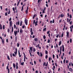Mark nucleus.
Instances as JSON below:
<instances>
[{
  "mask_svg": "<svg viewBox=\"0 0 73 73\" xmlns=\"http://www.w3.org/2000/svg\"><path fill=\"white\" fill-rule=\"evenodd\" d=\"M14 34L15 35V36H16V35L17 34V31L16 30L15 31H14Z\"/></svg>",
  "mask_w": 73,
  "mask_h": 73,
  "instance_id": "obj_1",
  "label": "nucleus"
},
{
  "mask_svg": "<svg viewBox=\"0 0 73 73\" xmlns=\"http://www.w3.org/2000/svg\"><path fill=\"white\" fill-rule=\"evenodd\" d=\"M25 22L26 24V25H27L28 24V20H27V19H25Z\"/></svg>",
  "mask_w": 73,
  "mask_h": 73,
  "instance_id": "obj_2",
  "label": "nucleus"
},
{
  "mask_svg": "<svg viewBox=\"0 0 73 73\" xmlns=\"http://www.w3.org/2000/svg\"><path fill=\"white\" fill-rule=\"evenodd\" d=\"M30 32L31 33V35H33V31H32V28H31Z\"/></svg>",
  "mask_w": 73,
  "mask_h": 73,
  "instance_id": "obj_3",
  "label": "nucleus"
},
{
  "mask_svg": "<svg viewBox=\"0 0 73 73\" xmlns=\"http://www.w3.org/2000/svg\"><path fill=\"white\" fill-rule=\"evenodd\" d=\"M16 51L14 52V53L15 54V55H16L17 53V48H15Z\"/></svg>",
  "mask_w": 73,
  "mask_h": 73,
  "instance_id": "obj_4",
  "label": "nucleus"
},
{
  "mask_svg": "<svg viewBox=\"0 0 73 73\" xmlns=\"http://www.w3.org/2000/svg\"><path fill=\"white\" fill-rule=\"evenodd\" d=\"M23 54H24V61L25 62V57H26V56L24 53H23Z\"/></svg>",
  "mask_w": 73,
  "mask_h": 73,
  "instance_id": "obj_5",
  "label": "nucleus"
},
{
  "mask_svg": "<svg viewBox=\"0 0 73 73\" xmlns=\"http://www.w3.org/2000/svg\"><path fill=\"white\" fill-rule=\"evenodd\" d=\"M62 49V46H61L60 47V54H61V50Z\"/></svg>",
  "mask_w": 73,
  "mask_h": 73,
  "instance_id": "obj_6",
  "label": "nucleus"
},
{
  "mask_svg": "<svg viewBox=\"0 0 73 73\" xmlns=\"http://www.w3.org/2000/svg\"><path fill=\"white\" fill-rule=\"evenodd\" d=\"M18 53H19V57H21V55H20V51L19 50H18Z\"/></svg>",
  "mask_w": 73,
  "mask_h": 73,
  "instance_id": "obj_7",
  "label": "nucleus"
},
{
  "mask_svg": "<svg viewBox=\"0 0 73 73\" xmlns=\"http://www.w3.org/2000/svg\"><path fill=\"white\" fill-rule=\"evenodd\" d=\"M16 67L17 69H18V63H16Z\"/></svg>",
  "mask_w": 73,
  "mask_h": 73,
  "instance_id": "obj_8",
  "label": "nucleus"
},
{
  "mask_svg": "<svg viewBox=\"0 0 73 73\" xmlns=\"http://www.w3.org/2000/svg\"><path fill=\"white\" fill-rule=\"evenodd\" d=\"M7 69H8V73H9V69H8V66L7 67Z\"/></svg>",
  "mask_w": 73,
  "mask_h": 73,
  "instance_id": "obj_9",
  "label": "nucleus"
},
{
  "mask_svg": "<svg viewBox=\"0 0 73 73\" xmlns=\"http://www.w3.org/2000/svg\"><path fill=\"white\" fill-rule=\"evenodd\" d=\"M66 33H67L66 36L67 37H69V32H67Z\"/></svg>",
  "mask_w": 73,
  "mask_h": 73,
  "instance_id": "obj_10",
  "label": "nucleus"
},
{
  "mask_svg": "<svg viewBox=\"0 0 73 73\" xmlns=\"http://www.w3.org/2000/svg\"><path fill=\"white\" fill-rule=\"evenodd\" d=\"M23 30H22V29H20V33H23Z\"/></svg>",
  "mask_w": 73,
  "mask_h": 73,
  "instance_id": "obj_11",
  "label": "nucleus"
},
{
  "mask_svg": "<svg viewBox=\"0 0 73 73\" xmlns=\"http://www.w3.org/2000/svg\"><path fill=\"white\" fill-rule=\"evenodd\" d=\"M62 48H63L62 51H63V52H64V45H62Z\"/></svg>",
  "mask_w": 73,
  "mask_h": 73,
  "instance_id": "obj_12",
  "label": "nucleus"
},
{
  "mask_svg": "<svg viewBox=\"0 0 73 73\" xmlns=\"http://www.w3.org/2000/svg\"><path fill=\"white\" fill-rule=\"evenodd\" d=\"M12 21H11L10 22V27H12Z\"/></svg>",
  "mask_w": 73,
  "mask_h": 73,
  "instance_id": "obj_13",
  "label": "nucleus"
},
{
  "mask_svg": "<svg viewBox=\"0 0 73 73\" xmlns=\"http://www.w3.org/2000/svg\"><path fill=\"white\" fill-rule=\"evenodd\" d=\"M69 70L70 72H72L73 70L72 69V68H70L69 69Z\"/></svg>",
  "mask_w": 73,
  "mask_h": 73,
  "instance_id": "obj_14",
  "label": "nucleus"
},
{
  "mask_svg": "<svg viewBox=\"0 0 73 73\" xmlns=\"http://www.w3.org/2000/svg\"><path fill=\"white\" fill-rule=\"evenodd\" d=\"M61 41H60L59 42V44H58L59 46L61 45Z\"/></svg>",
  "mask_w": 73,
  "mask_h": 73,
  "instance_id": "obj_15",
  "label": "nucleus"
},
{
  "mask_svg": "<svg viewBox=\"0 0 73 73\" xmlns=\"http://www.w3.org/2000/svg\"><path fill=\"white\" fill-rule=\"evenodd\" d=\"M13 66L14 68H16V65H15V64H13Z\"/></svg>",
  "mask_w": 73,
  "mask_h": 73,
  "instance_id": "obj_16",
  "label": "nucleus"
},
{
  "mask_svg": "<svg viewBox=\"0 0 73 73\" xmlns=\"http://www.w3.org/2000/svg\"><path fill=\"white\" fill-rule=\"evenodd\" d=\"M30 49L31 52H32V47H30Z\"/></svg>",
  "mask_w": 73,
  "mask_h": 73,
  "instance_id": "obj_17",
  "label": "nucleus"
},
{
  "mask_svg": "<svg viewBox=\"0 0 73 73\" xmlns=\"http://www.w3.org/2000/svg\"><path fill=\"white\" fill-rule=\"evenodd\" d=\"M35 41H38V39H37V38H35Z\"/></svg>",
  "mask_w": 73,
  "mask_h": 73,
  "instance_id": "obj_18",
  "label": "nucleus"
},
{
  "mask_svg": "<svg viewBox=\"0 0 73 73\" xmlns=\"http://www.w3.org/2000/svg\"><path fill=\"white\" fill-rule=\"evenodd\" d=\"M64 15L63 14H62L60 15V17H64Z\"/></svg>",
  "mask_w": 73,
  "mask_h": 73,
  "instance_id": "obj_19",
  "label": "nucleus"
},
{
  "mask_svg": "<svg viewBox=\"0 0 73 73\" xmlns=\"http://www.w3.org/2000/svg\"><path fill=\"white\" fill-rule=\"evenodd\" d=\"M22 23H23V22H22V21H21L20 23V26H21V25H22Z\"/></svg>",
  "mask_w": 73,
  "mask_h": 73,
  "instance_id": "obj_20",
  "label": "nucleus"
},
{
  "mask_svg": "<svg viewBox=\"0 0 73 73\" xmlns=\"http://www.w3.org/2000/svg\"><path fill=\"white\" fill-rule=\"evenodd\" d=\"M46 28H45L43 29V31H46Z\"/></svg>",
  "mask_w": 73,
  "mask_h": 73,
  "instance_id": "obj_21",
  "label": "nucleus"
},
{
  "mask_svg": "<svg viewBox=\"0 0 73 73\" xmlns=\"http://www.w3.org/2000/svg\"><path fill=\"white\" fill-rule=\"evenodd\" d=\"M0 29H2V26H1V25H0Z\"/></svg>",
  "mask_w": 73,
  "mask_h": 73,
  "instance_id": "obj_22",
  "label": "nucleus"
},
{
  "mask_svg": "<svg viewBox=\"0 0 73 73\" xmlns=\"http://www.w3.org/2000/svg\"><path fill=\"white\" fill-rule=\"evenodd\" d=\"M72 38L70 39V43H72Z\"/></svg>",
  "mask_w": 73,
  "mask_h": 73,
  "instance_id": "obj_23",
  "label": "nucleus"
},
{
  "mask_svg": "<svg viewBox=\"0 0 73 73\" xmlns=\"http://www.w3.org/2000/svg\"><path fill=\"white\" fill-rule=\"evenodd\" d=\"M43 38L44 39H45L46 38V36H45V35H44L43 36Z\"/></svg>",
  "mask_w": 73,
  "mask_h": 73,
  "instance_id": "obj_24",
  "label": "nucleus"
},
{
  "mask_svg": "<svg viewBox=\"0 0 73 73\" xmlns=\"http://www.w3.org/2000/svg\"><path fill=\"white\" fill-rule=\"evenodd\" d=\"M26 13L27 14L28 13V10H27L25 11Z\"/></svg>",
  "mask_w": 73,
  "mask_h": 73,
  "instance_id": "obj_25",
  "label": "nucleus"
},
{
  "mask_svg": "<svg viewBox=\"0 0 73 73\" xmlns=\"http://www.w3.org/2000/svg\"><path fill=\"white\" fill-rule=\"evenodd\" d=\"M20 1H19L18 3H17V7H18V6H19V3H20Z\"/></svg>",
  "mask_w": 73,
  "mask_h": 73,
  "instance_id": "obj_26",
  "label": "nucleus"
},
{
  "mask_svg": "<svg viewBox=\"0 0 73 73\" xmlns=\"http://www.w3.org/2000/svg\"><path fill=\"white\" fill-rule=\"evenodd\" d=\"M7 58L9 60H10V58H9V56H7Z\"/></svg>",
  "mask_w": 73,
  "mask_h": 73,
  "instance_id": "obj_27",
  "label": "nucleus"
},
{
  "mask_svg": "<svg viewBox=\"0 0 73 73\" xmlns=\"http://www.w3.org/2000/svg\"><path fill=\"white\" fill-rule=\"evenodd\" d=\"M24 62H22L21 64V65H24Z\"/></svg>",
  "mask_w": 73,
  "mask_h": 73,
  "instance_id": "obj_28",
  "label": "nucleus"
},
{
  "mask_svg": "<svg viewBox=\"0 0 73 73\" xmlns=\"http://www.w3.org/2000/svg\"><path fill=\"white\" fill-rule=\"evenodd\" d=\"M19 45H20V44H19V43H17V47H19Z\"/></svg>",
  "mask_w": 73,
  "mask_h": 73,
  "instance_id": "obj_29",
  "label": "nucleus"
},
{
  "mask_svg": "<svg viewBox=\"0 0 73 73\" xmlns=\"http://www.w3.org/2000/svg\"><path fill=\"white\" fill-rule=\"evenodd\" d=\"M13 27H12V33L13 32Z\"/></svg>",
  "mask_w": 73,
  "mask_h": 73,
  "instance_id": "obj_30",
  "label": "nucleus"
},
{
  "mask_svg": "<svg viewBox=\"0 0 73 73\" xmlns=\"http://www.w3.org/2000/svg\"><path fill=\"white\" fill-rule=\"evenodd\" d=\"M45 54H48V52L46 50H45Z\"/></svg>",
  "mask_w": 73,
  "mask_h": 73,
  "instance_id": "obj_31",
  "label": "nucleus"
},
{
  "mask_svg": "<svg viewBox=\"0 0 73 73\" xmlns=\"http://www.w3.org/2000/svg\"><path fill=\"white\" fill-rule=\"evenodd\" d=\"M2 42L3 44H4V40L3 39H1Z\"/></svg>",
  "mask_w": 73,
  "mask_h": 73,
  "instance_id": "obj_32",
  "label": "nucleus"
},
{
  "mask_svg": "<svg viewBox=\"0 0 73 73\" xmlns=\"http://www.w3.org/2000/svg\"><path fill=\"white\" fill-rule=\"evenodd\" d=\"M37 54L38 55V56H40V52H37Z\"/></svg>",
  "mask_w": 73,
  "mask_h": 73,
  "instance_id": "obj_33",
  "label": "nucleus"
},
{
  "mask_svg": "<svg viewBox=\"0 0 73 73\" xmlns=\"http://www.w3.org/2000/svg\"><path fill=\"white\" fill-rule=\"evenodd\" d=\"M72 15L70 14V18L71 19L72 18Z\"/></svg>",
  "mask_w": 73,
  "mask_h": 73,
  "instance_id": "obj_34",
  "label": "nucleus"
},
{
  "mask_svg": "<svg viewBox=\"0 0 73 73\" xmlns=\"http://www.w3.org/2000/svg\"><path fill=\"white\" fill-rule=\"evenodd\" d=\"M62 21V19H61L60 20H59V23H61V22Z\"/></svg>",
  "mask_w": 73,
  "mask_h": 73,
  "instance_id": "obj_35",
  "label": "nucleus"
},
{
  "mask_svg": "<svg viewBox=\"0 0 73 73\" xmlns=\"http://www.w3.org/2000/svg\"><path fill=\"white\" fill-rule=\"evenodd\" d=\"M40 56L42 57V54L41 53V52H40Z\"/></svg>",
  "mask_w": 73,
  "mask_h": 73,
  "instance_id": "obj_36",
  "label": "nucleus"
},
{
  "mask_svg": "<svg viewBox=\"0 0 73 73\" xmlns=\"http://www.w3.org/2000/svg\"><path fill=\"white\" fill-rule=\"evenodd\" d=\"M3 29H5V25H3Z\"/></svg>",
  "mask_w": 73,
  "mask_h": 73,
  "instance_id": "obj_37",
  "label": "nucleus"
},
{
  "mask_svg": "<svg viewBox=\"0 0 73 73\" xmlns=\"http://www.w3.org/2000/svg\"><path fill=\"white\" fill-rule=\"evenodd\" d=\"M49 42H50V40L48 39V43H49Z\"/></svg>",
  "mask_w": 73,
  "mask_h": 73,
  "instance_id": "obj_38",
  "label": "nucleus"
},
{
  "mask_svg": "<svg viewBox=\"0 0 73 73\" xmlns=\"http://www.w3.org/2000/svg\"><path fill=\"white\" fill-rule=\"evenodd\" d=\"M16 25H14V28L15 29H16Z\"/></svg>",
  "mask_w": 73,
  "mask_h": 73,
  "instance_id": "obj_39",
  "label": "nucleus"
},
{
  "mask_svg": "<svg viewBox=\"0 0 73 73\" xmlns=\"http://www.w3.org/2000/svg\"><path fill=\"white\" fill-rule=\"evenodd\" d=\"M67 15H68V16L67 17H69V13H67Z\"/></svg>",
  "mask_w": 73,
  "mask_h": 73,
  "instance_id": "obj_40",
  "label": "nucleus"
},
{
  "mask_svg": "<svg viewBox=\"0 0 73 73\" xmlns=\"http://www.w3.org/2000/svg\"><path fill=\"white\" fill-rule=\"evenodd\" d=\"M49 32H50V31H48L47 32V34H49Z\"/></svg>",
  "mask_w": 73,
  "mask_h": 73,
  "instance_id": "obj_41",
  "label": "nucleus"
},
{
  "mask_svg": "<svg viewBox=\"0 0 73 73\" xmlns=\"http://www.w3.org/2000/svg\"><path fill=\"white\" fill-rule=\"evenodd\" d=\"M13 57H15V54L14 53H13Z\"/></svg>",
  "mask_w": 73,
  "mask_h": 73,
  "instance_id": "obj_42",
  "label": "nucleus"
},
{
  "mask_svg": "<svg viewBox=\"0 0 73 73\" xmlns=\"http://www.w3.org/2000/svg\"><path fill=\"white\" fill-rule=\"evenodd\" d=\"M33 51V52H35L36 51V49H35V48H34Z\"/></svg>",
  "mask_w": 73,
  "mask_h": 73,
  "instance_id": "obj_43",
  "label": "nucleus"
},
{
  "mask_svg": "<svg viewBox=\"0 0 73 73\" xmlns=\"http://www.w3.org/2000/svg\"><path fill=\"white\" fill-rule=\"evenodd\" d=\"M70 31L71 32H72V28H71V27H70Z\"/></svg>",
  "mask_w": 73,
  "mask_h": 73,
  "instance_id": "obj_44",
  "label": "nucleus"
},
{
  "mask_svg": "<svg viewBox=\"0 0 73 73\" xmlns=\"http://www.w3.org/2000/svg\"><path fill=\"white\" fill-rule=\"evenodd\" d=\"M65 25H64V28H63V30L64 31V30H65Z\"/></svg>",
  "mask_w": 73,
  "mask_h": 73,
  "instance_id": "obj_45",
  "label": "nucleus"
},
{
  "mask_svg": "<svg viewBox=\"0 0 73 73\" xmlns=\"http://www.w3.org/2000/svg\"><path fill=\"white\" fill-rule=\"evenodd\" d=\"M70 25H71L72 24V21H71L70 22Z\"/></svg>",
  "mask_w": 73,
  "mask_h": 73,
  "instance_id": "obj_46",
  "label": "nucleus"
},
{
  "mask_svg": "<svg viewBox=\"0 0 73 73\" xmlns=\"http://www.w3.org/2000/svg\"><path fill=\"white\" fill-rule=\"evenodd\" d=\"M15 42H16V40H17V36H15Z\"/></svg>",
  "mask_w": 73,
  "mask_h": 73,
  "instance_id": "obj_47",
  "label": "nucleus"
},
{
  "mask_svg": "<svg viewBox=\"0 0 73 73\" xmlns=\"http://www.w3.org/2000/svg\"><path fill=\"white\" fill-rule=\"evenodd\" d=\"M8 15V14H7V13H5V16H7Z\"/></svg>",
  "mask_w": 73,
  "mask_h": 73,
  "instance_id": "obj_48",
  "label": "nucleus"
},
{
  "mask_svg": "<svg viewBox=\"0 0 73 73\" xmlns=\"http://www.w3.org/2000/svg\"><path fill=\"white\" fill-rule=\"evenodd\" d=\"M63 36H64V35H63V33H62L61 35V37H62Z\"/></svg>",
  "mask_w": 73,
  "mask_h": 73,
  "instance_id": "obj_49",
  "label": "nucleus"
},
{
  "mask_svg": "<svg viewBox=\"0 0 73 73\" xmlns=\"http://www.w3.org/2000/svg\"><path fill=\"white\" fill-rule=\"evenodd\" d=\"M50 59H51V58L49 57L48 59L49 60V61H50Z\"/></svg>",
  "mask_w": 73,
  "mask_h": 73,
  "instance_id": "obj_50",
  "label": "nucleus"
},
{
  "mask_svg": "<svg viewBox=\"0 0 73 73\" xmlns=\"http://www.w3.org/2000/svg\"><path fill=\"white\" fill-rule=\"evenodd\" d=\"M12 20V19L11 18H10V19H9V21H11V20Z\"/></svg>",
  "mask_w": 73,
  "mask_h": 73,
  "instance_id": "obj_51",
  "label": "nucleus"
},
{
  "mask_svg": "<svg viewBox=\"0 0 73 73\" xmlns=\"http://www.w3.org/2000/svg\"><path fill=\"white\" fill-rule=\"evenodd\" d=\"M54 23V20L53 19L52 21V23Z\"/></svg>",
  "mask_w": 73,
  "mask_h": 73,
  "instance_id": "obj_52",
  "label": "nucleus"
},
{
  "mask_svg": "<svg viewBox=\"0 0 73 73\" xmlns=\"http://www.w3.org/2000/svg\"><path fill=\"white\" fill-rule=\"evenodd\" d=\"M35 23V26H36V25H37V23Z\"/></svg>",
  "mask_w": 73,
  "mask_h": 73,
  "instance_id": "obj_53",
  "label": "nucleus"
},
{
  "mask_svg": "<svg viewBox=\"0 0 73 73\" xmlns=\"http://www.w3.org/2000/svg\"><path fill=\"white\" fill-rule=\"evenodd\" d=\"M37 16V15L36 14H35L34 15V17H36V16Z\"/></svg>",
  "mask_w": 73,
  "mask_h": 73,
  "instance_id": "obj_54",
  "label": "nucleus"
},
{
  "mask_svg": "<svg viewBox=\"0 0 73 73\" xmlns=\"http://www.w3.org/2000/svg\"><path fill=\"white\" fill-rule=\"evenodd\" d=\"M25 27V26H24V25H23L22 26V28L23 29H24V28Z\"/></svg>",
  "mask_w": 73,
  "mask_h": 73,
  "instance_id": "obj_55",
  "label": "nucleus"
},
{
  "mask_svg": "<svg viewBox=\"0 0 73 73\" xmlns=\"http://www.w3.org/2000/svg\"><path fill=\"white\" fill-rule=\"evenodd\" d=\"M71 62H70L69 63V66H71Z\"/></svg>",
  "mask_w": 73,
  "mask_h": 73,
  "instance_id": "obj_56",
  "label": "nucleus"
},
{
  "mask_svg": "<svg viewBox=\"0 0 73 73\" xmlns=\"http://www.w3.org/2000/svg\"><path fill=\"white\" fill-rule=\"evenodd\" d=\"M6 41L7 42H8V38H7L6 39Z\"/></svg>",
  "mask_w": 73,
  "mask_h": 73,
  "instance_id": "obj_57",
  "label": "nucleus"
},
{
  "mask_svg": "<svg viewBox=\"0 0 73 73\" xmlns=\"http://www.w3.org/2000/svg\"><path fill=\"white\" fill-rule=\"evenodd\" d=\"M9 31H10L9 29H8L7 32H8L9 33Z\"/></svg>",
  "mask_w": 73,
  "mask_h": 73,
  "instance_id": "obj_58",
  "label": "nucleus"
},
{
  "mask_svg": "<svg viewBox=\"0 0 73 73\" xmlns=\"http://www.w3.org/2000/svg\"><path fill=\"white\" fill-rule=\"evenodd\" d=\"M59 36V35H57L56 36V37H57V38H58V37Z\"/></svg>",
  "mask_w": 73,
  "mask_h": 73,
  "instance_id": "obj_59",
  "label": "nucleus"
},
{
  "mask_svg": "<svg viewBox=\"0 0 73 73\" xmlns=\"http://www.w3.org/2000/svg\"><path fill=\"white\" fill-rule=\"evenodd\" d=\"M48 58V55H46V58Z\"/></svg>",
  "mask_w": 73,
  "mask_h": 73,
  "instance_id": "obj_60",
  "label": "nucleus"
},
{
  "mask_svg": "<svg viewBox=\"0 0 73 73\" xmlns=\"http://www.w3.org/2000/svg\"><path fill=\"white\" fill-rule=\"evenodd\" d=\"M35 20H34L33 21V24L34 25L35 24Z\"/></svg>",
  "mask_w": 73,
  "mask_h": 73,
  "instance_id": "obj_61",
  "label": "nucleus"
},
{
  "mask_svg": "<svg viewBox=\"0 0 73 73\" xmlns=\"http://www.w3.org/2000/svg\"><path fill=\"white\" fill-rule=\"evenodd\" d=\"M13 11H15V8L13 7Z\"/></svg>",
  "mask_w": 73,
  "mask_h": 73,
  "instance_id": "obj_62",
  "label": "nucleus"
},
{
  "mask_svg": "<svg viewBox=\"0 0 73 73\" xmlns=\"http://www.w3.org/2000/svg\"><path fill=\"white\" fill-rule=\"evenodd\" d=\"M23 7H22L21 11H23Z\"/></svg>",
  "mask_w": 73,
  "mask_h": 73,
  "instance_id": "obj_63",
  "label": "nucleus"
},
{
  "mask_svg": "<svg viewBox=\"0 0 73 73\" xmlns=\"http://www.w3.org/2000/svg\"><path fill=\"white\" fill-rule=\"evenodd\" d=\"M71 28H73V25H72L71 26H70Z\"/></svg>",
  "mask_w": 73,
  "mask_h": 73,
  "instance_id": "obj_64",
  "label": "nucleus"
}]
</instances>
